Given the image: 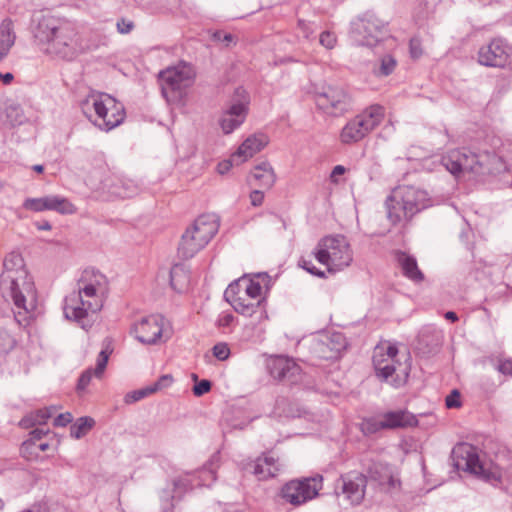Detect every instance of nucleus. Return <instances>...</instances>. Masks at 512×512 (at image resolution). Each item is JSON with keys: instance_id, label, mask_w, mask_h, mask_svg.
Listing matches in <instances>:
<instances>
[{"instance_id": "f257e3e1", "label": "nucleus", "mask_w": 512, "mask_h": 512, "mask_svg": "<svg viewBox=\"0 0 512 512\" xmlns=\"http://www.w3.org/2000/svg\"><path fill=\"white\" fill-rule=\"evenodd\" d=\"M33 35L46 54L64 60H73L99 46L98 43L86 40L71 22L49 14L37 19Z\"/></svg>"}, {"instance_id": "f03ea898", "label": "nucleus", "mask_w": 512, "mask_h": 512, "mask_svg": "<svg viewBox=\"0 0 512 512\" xmlns=\"http://www.w3.org/2000/svg\"><path fill=\"white\" fill-rule=\"evenodd\" d=\"M0 289L2 296L14 304L15 320L25 322L37 307V291L20 253L13 251L5 256Z\"/></svg>"}, {"instance_id": "7ed1b4c3", "label": "nucleus", "mask_w": 512, "mask_h": 512, "mask_svg": "<svg viewBox=\"0 0 512 512\" xmlns=\"http://www.w3.org/2000/svg\"><path fill=\"white\" fill-rule=\"evenodd\" d=\"M105 275L95 269H85L78 281V291L65 299L64 315L67 319L82 323L89 313H96L103 306L101 293L106 289Z\"/></svg>"}, {"instance_id": "20e7f679", "label": "nucleus", "mask_w": 512, "mask_h": 512, "mask_svg": "<svg viewBox=\"0 0 512 512\" xmlns=\"http://www.w3.org/2000/svg\"><path fill=\"white\" fill-rule=\"evenodd\" d=\"M83 114L102 131H110L125 119L124 107L115 98L104 93H90L81 100Z\"/></svg>"}, {"instance_id": "39448f33", "label": "nucleus", "mask_w": 512, "mask_h": 512, "mask_svg": "<svg viewBox=\"0 0 512 512\" xmlns=\"http://www.w3.org/2000/svg\"><path fill=\"white\" fill-rule=\"evenodd\" d=\"M387 217L392 224L410 220L415 214L430 207L432 200L427 192L414 186H398L387 197Z\"/></svg>"}, {"instance_id": "423d86ee", "label": "nucleus", "mask_w": 512, "mask_h": 512, "mask_svg": "<svg viewBox=\"0 0 512 512\" xmlns=\"http://www.w3.org/2000/svg\"><path fill=\"white\" fill-rule=\"evenodd\" d=\"M313 255L330 273L347 268L353 261L351 246L346 237L340 234L321 238L313 250Z\"/></svg>"}, {"instance_id": "0eeeda50", "label": "nucleus", "mask_w": 512, "mask_h": 512, "mask_svg": "<svg viewBox=\"0 0 512 512\" xmlns=\"http://www.w3.org/2000/svg\"><path fill=\"white\" fill-rule=\"evenodd\" d=\"M219 224L214 215L198 217L183 233L178 246V255L190 259L202 250L218 232Z\"/></svg>"}, {"instance_id": "6e6552de", "label": "nucleus", "mask_w": 512, "mask_h": 512, "mask_svg": "<svg viewBox=\"0 0 512 512\" xmlns=\"http://www.w3.org/2000/svg\"><path fill=\"white\" fill-rule=\"evenodd\" d=\"M451 457L457 470L469 472L489 482H498L501 479L499 467L480 460L477 448L469 443L456 445Z\"/></svg>"}, {"instance_id": "1a4fd4ad", "label": "nucleus", "mask_w": 512, "mask_h": 512, "mask_svg": "<svg viewBox=\"0 0 512 512\" xmlns=\"http://www.w3.org/2000/svg\"><path fill=\"white\" fill-rule=\"evenodd\" d=\"M384 116L383 106L374 104L367 107L344 125L339 135L340 142L351 145L362 141L381 124Z\"/></svg>"}, {"instance_id": "9d476101", "label": "nucleus", "mask_w": 512, "mask_h": 512, "mask_svg": "<svg viewBox=\"0 0 512 512\" xmlns=\"http://www.w3.org/2000/svg\"><path fill=\"white\" fill-rule=\"evenodd\" d=\"M195 70L191 64L180 62L159 73L162 95L167 101H175L183 92L192 86L195 80Z\"/></svg>"}, {"instance_id": "9b49d317", "label": "nucleus", "mask_w": 512, "mask_h": 512, "mask_svg": "<svg viewBox=\"0 0 512 512\" xmlns=\"http://www.w3.org/2000/svg\"><path fill=\"white\" fill-rule=\"evenodd\" d=\"M249 104L248 92L242 87L236 88L230 104L223 111L219 121L224 134L232 133L244 123L248 115Z\"/></svg>"}, {"instance_id": "f8f14e48", "label": "nucleus", "mask_w": 512, "mask_h": 512, "mask_svg": "<svg viewBox=\"0 0 512 512\" xmlns=\"http://www.w3.org/2000/svg\"><path fill=\"white\" fill-rule=\"evenodd\" d=\"M322 481L321 475L290 481L282 488V497L292 505H301L318 495Z\"/></svg>"}, {"instance_id": "ddd939ff", "label": "nucleus", "mask_w": 512, "mask_h": 512, "mask_svg": "<svg viewBox=\"0 0 512 512\" xmlns=\"http://www.w3.org/2000/svg\"><path fill=\"white\" fill-rule=\"evenodd\" d=\"M383 23L372 14H365L351 23V37L363 46H375L383 37Z\"/></svg>"}, {"instance_id": "4468645a", "label": "nucleus", "mask_w": 512, "mask_h": 512, "mask_svg": "<svg viewBox=\"0 0 512 512\" xmlns=\"http://www.w3.org/2000/svg\"><path fill=\"white\" fill-rule=\"evenodd\" d=\"M317 107L331 116H341L350 109V97L340 87L329 86L315 96Z\"/></svg>"}, {"instance_id": "2eb2a0df", "label": "nucleus", "mask_w": 512, "mask_h": 512, "mask_svg": "<svg viewBox=\"0 0 512 512\" xmlns=\"http://www.w3.org/2000/svg\"><path fill=\"white\" fill-rule=\"evenodd\" d=\"M442 164L453 175L461 172H480L481 153L476 154L468 149H457L442 158Z\"/></svg>"}, {"instance_id": "dca6fc26", "label": "nucleus", "mask_w": 512, "mask_h": 512, "mask_svg": "<svg viewBox=\"0 0 512 512\" xmlns=\"http://www.w3.org/2000/svg\"><path fill=\"white\" fill-rule=\"evenodd\" d=\"M346 347V341L341 333L323 334L310 340V351L318 359H336Z\"/></svg>"}, {"instance_id": "f3484780", "label": "nucleus", "mask_w": 512, "mask_h": 512, "mask_svg": "<svg viewBox=\"0 0 512 512\" xmlns=\"http://www.w3.org/2000/svg\"><path fill=\"white\" fill-rule=\"evenodd\" d=\"M164 322L165 319L162 315H149L136 322L132 332L139 342L148 345L156 344L165 332Z\"/></svg>"}, {"instance_id": "a211bd4d", "label": "nucleus", "mask_w": 512, "mask_h": 512, "mask_svg": "<svg viewBox=\"0 0 512 512\" xmlns=\"http://www.w3.org/2000/svg\"><path fill=\"white\" fill-rule=\"evenodd\" d=\"M397 355L398 349L395 345L375 347L372 360L378 378L389 381L393 377L396 364L399 363L396 359Z\"/></svg>"}, {"instance_id": "6ab92c4d", "label": "nucleus", "mask_w": 512, "mask_h": 512, "mask_svg": "<svg viewBox=\"0 0 512 512\" xmlns=\"http://www.w3.org/2000/svg\"><path fill=\"white\" fill-rule=\"evenodd\" d=\"M23 207L33 212L56 211L60 214H73L75 206L65 197L48 195L40 198H27Z\"/></svg>"}, {"instance_id": "aec40b11", "label": "nucleus", "mask_w": 512, "mask_h": 512, "mask_svg": "<svg viewBox=\"0 0 512 512\" xmlns=\"http://www.w3.org/2000/svg\"><path fill=\"white\" fill-rule=\"evenodd\" d=\"M509 57V46L502 39H493L478 52V62L487 67H504Z\"/></svg>"}, {"instance_id": "412c9836", "label": "nucleus", "mask_w": 512, "mask_h": 512, "mask_svg": "<svg viewBox=\"0 0 512 512\" xmlns=\"http://www.w3.org/2000/svg\"><path fill=\"white\" fill-rule=\"evenodd\" d=\"M268 369L274 379L289 384H296L301 380V368L287 357H275L269 362Z\"/></svg>"}, {"instance_id": "4be33fe9", "label": "nucleus", "mask_w": 512, "mask_h": 512, "mask_svg": "<svg viewBox=\"0 0 512 512\" xmlns=\"http://www.w3.org/2000/svg\"><path fill=\"white\" fill-rule=\"evenodd\" d=\"M215 481V474L212 470L203 468L197 474H186L173 481L174 495L171 499L181 498L182 495L195 487L209 485Z\"/></svg>"}, {"instance_id": "5701e85b", "label": "nucleus", "mask_w": 512, "mask_h": 512, "mask_svg": "<svg viewBox=\"0 0 512 512\" xmlns=\"http://www.w3.org/2000/svg\"><path fill=\"white\" fill-rule=\"evenodd\" d=\"M342 494L351 502V504H359L365 495L367 478L358 472H350L341 477Z\"/></svg>"}, {"instance_id": "b1692460", "label": "nucleus", "mask_w": 512, "mask_h": 512, "mask_svg": "<svg viewBox=\"0 0 512 512\" xmlns=\"http://www.w3.org/2000/svg\"><path fill=\"white\" fill-rule=\"evenodd\" d=\"M224 297L232 305L234 310L243 316L252 317L258 314L260 320L267 318L266 311L262 306V300H252L239 292L233 295H224Z\"/></svg>"}, {"instance_id": "393cba45", "label": "nucleus", "mask_w": 512, "mask_h": 512, "mask_svg": "<svg viewBox=\"0 0 512 512\" xmlns=\"http://www.w3.org/2000/svg\"><path fill=\"white\" fill-rule=\"evenodd\" d=\"M269 142L267 135L263 133H255L247 137L232 154V161L239 165L252 158L256 153L260 152Z\"/></svg>"}, {"instance_id": "a878e982", "label": "nucleus", "mask_w": 512, "mask_h": 512, "mask_svg": "<svg viewBox=\"0 0 512 512\" xmlns=\"http://www.w3.org/2000/svg\"><path fill=\"white\" fill-rule=\"evenodd\" d=\"M368 474L371 479L377 481L380 486L388 491L400 486V481L395 477L392 467L386 463H373L368 470Z\"/></svg>"}, {"instance_id": "bb28decb", "label": "nucleus", "mask_w": 512, "mask_h": 512, "mask_svg": "<svg viewBox=\"0 0 512 512\" xmlns=\"http://www.w3.org/2000/svg\"><path fill=\"white\" fill-rule=\"evenodd\" d=\"M236 292L252 300H261L262 285L256 279L242 277L231 283L225 290L224 295H233Z\"/></svg>"}, {"instance_id": "cd10ccee", "label": "nucleus", "mask_w": 512, "mask_h": 512, "mask_svg": "<svg viewBox=\"0 0 512 512\" xmlns=\"http://www.w3.org/2000/svg\"><path fill=\"white\" fill-rule=\"evenodd\" d=\"M381 418L384 429H396L412 426L415 422L414 416L404 410L386 412L381 416Z\"/></svg>"}, {"instance_id": "c85d7f7f", "label": "nucleus", "mask_w": 512, "mask_h": 512, "mask_svg": "<svg viewBox=\"0 0 512 512\" xmlns=\"http://www.w3.org/2000/svg\"><path fill=\"white\" fill-rule=\"evenodd\" d=\"M279 470L277 460L272 456L265 455L264 457H259L253 464V474L259 480L275 477Z\"/></svg>"}, {"instance_id": "c756f323", "label": "nucleus", "mask_w": 512, "mask_h": 512, "mask_svg": "<svg viewBox=\"0 0 512 512\" xmlns=\"http://www.w3.org/2000/svg\"><path fill=\"white\" fill-rule=\"evenodd\" d=\"M251 177L258 186L266 189H270L276 181L275 172L271 164L266 161L254 167Z\"/></svg>"}, {"instance_id": "7c9ffc66", "label": "nucleus", "mask_w": 512, "mask_h": 512, "mask_svg": "<svg viewBox=\"0 0 512 512\" xmlns=\"http://www.w3.org/2000/svg\"><path fill=\"white\" fill-rule=\"evenodd\" d=\"M109 354L110 352L108 351V349H103L99 355H98V358H97V365H96V368L94 370V375L96 377H101L102 374L104 373L105 371V368L107 366V362H108V359H109ZM92 370L91 369H87L86 371H84L79 380H78V384H77V389L78 390H84L90 383L91 379H92Z\"/></svg>"}, {"instance_id": "2f4dec72", "label": "nucleus", "mask_w": 512, "mask_h": 512, "mask_svg": "<svg viewBox=\"0 0 512 512\" xmlns=\"http://www.w3.org/2000/svg\"><path fill=\"white\" fill-rule=\"evenodd\" d=\"M398 263L401 266L403 274L414 282H421L424 279L423 273L419 270L417 261L414 257L405 252L398 253Z\"/></svg>"}, {"instance_id": "473e14b6", "label": "nucleus", "mask_w": 512, "mask_h": 512, "mask_svg": "<svg viewBox=\"0 0 512 512\" xmlns=\"http://www.w3.org/2000/svg\"><path fill=\"white\" fill-rule=\"evenodd\" d=\"M13 21L10 18L4 19L0 24V54L7 56L15 43Z\"/></svg>"}, {"instance_id": "72a5a7b5", "label": "nucleus", "mask_w": 512, "mask_h": 512, "mask_svg": "<svg viewBox=\"0 0 512 512\" xmlns=\"http://www.w3.org/2000/svg\"><path fill=\"white\" fill-rule=\"evenodd\" d=\"M52 408L39 409L34 413L25 416L20 421V426L24 428H30L35 425H42L52 416Z\"/></svg>"}, {"instance_id": "f704fd0d", "label": "nucleus", "mask_w": 512, "mask_h": 512, "mask_svg": "<svg viewBox=\"0 0 512 512\" xmlns=\"http://www.w3.org/2000/svg\"><path fill=\"white\" fill-rule=\"evenodd\" d=\"M397 66V61L391 54L382 56L379 63L373 67V74L377 77H387L393 73Z\"/></svg>"}, {"instance_id": "c9c22d12", "label": "nucleus", "mask_w": 512, "mask_h": 512, "mask_svg": "<svg viewBox=\"0 0 512 512\" xmlns=\"http://www.w3.org/2000/svg\"><path fill=\"white\" fill-rule=\"evenodd\" d=\"M95 425V421L93 418L85 416L80 417L74 424L70 427V435L72 438L80 439L84 437Z\"/></svg>"}, {"instance_id": "e433bc0d", "label": "nucleus", "mask_w": 512, "mask_h": 512, "mask_svg": "<svg viewBox=\"0 0 512 512\" xmlns=\"http://www.w3.org/2000/svg\"><path fill=\"white\" fill-rule=\"evenodd\" d=\"M5 121L11 126H19L25 121L22 108L17 104H11L5 109Z\"/></svg>"}, {"instance_id": "4c0bfd02", "label": "nucleus", "mask_w": 512, "mask_h": 512, "mask_svg": "<svg viewBox=\"0 0 512 512\" xmlns=\"http://www.w3.org/2000/svg\"><path fill=\"white\" fill-rule=\"evenodd\" d=\"M481 169H485L488 172L499 171L502 166L501 158L494 152L484 151L481 153Z\"/></svg>"}, {"instance_id": "58836bf2", "label": "nucleus", "mask_w": 512, "mask_h": 512, "mask_svg": "<svg viewBox=\"0 0 512 512\" xmlns=\"http://www.w3.org/2000/svg\"><path fill=\"white\" fill-rule=\"evenodd\" d=\"M361 430L364 434H374L384 430L382 418L370 417L363 420Z\"/></svg>"}, {"instance_id": "ea45409f", "label": "nucleus", "mask_w": 512, "mask_h": 512, "mask_svg": "<svg viewBox=\"0 0 512 512\" xmlns=\"http://www.w3.org/2000/svg\"><path fill=\"white\" fill-rule=\"evenodd\" d=\"M151 394H153V389H151L150 386H148L143 389L129 392L128 394L125 395L124 401L127 404H131Z\"/></svg>"}, {"instance_id": "a19ab883", "label": "nucleus", "mask_w": 512, "mask_h": 512, "mask_svg": "<svg viewBox=\"0 0 512 512\" xmlns=\"http://www.w3.org/2000/svg\"><path fill=\"white\" fill-rule=\"evenodd\" d=\"M212 353L218 360L225 361L230 356V348L227 343L220 342L213 346Z\"/></svg>"}, {"instance_id": "79ce46f5", "label": "nucleus", "mask_w": 512, "mask_h": 512, "mask_svg": "<svg viewBox=\"0 0 512 512\" xmlns=\"http://www.w3.org/2000/svg\"><path fill=\"white\" fill-rule=\"evenodd\" d=\"M48 433V430L43 428H36L30 432V438L23 443V447L26 449L33 448L36 446V442L42 439Z\"/></svg>"}, {"instance_id": "37998d69", "label": "nucleus", "mask_w": 512, "mask_h": 512, "mask_svg": "<svg viewBox=\"0 0 512 512\" xmlns=\"http://www.w3.org/2000/svg\"><path fill=\"white\" fill-rule=\"evenodd\" d=\"M299 266L303 269H305L307 272H309L312 275H315L319 278H325L326 273L320 269H317L311 260H307L305 258H301L299 260Z\"/></svg>"}, {"instance_id": "c03bdc74", "label": "nucleus", "mask_w": 512, "mask_h": 512, "mask_svg": "<svg viewBox=\"0 0 512 512\" xmlns=\"http://www.w3.org/2000/svg\"><path fill=\"white\" fill-rule=\"evenodd\" d=\"M319 42L323 47L327 49H333L336 45L337 38L334 33L330 31H324L320 34Z\"/></svg>"}, {"instance_id": "a18cd8bd", "label": "nucleus", "mask_w": 512, "mask_h": 512, "mask_svg": "<svg viewBox=\"0 0 512 512\" xmlns=\"http://www.w3.org/2000/svg\"><path fill=\"white\" fill-rule=\"evenodd\" d=\"M134 27V22L126 18H120L116 23L117 31L120 34H129Z\"/></svg>"}, {"instance_id": "49530a36", "label": "nucleus", "mask_w": 512, "mask_h": 512, "mask_svg": "<svg viewBox=\"0 0 512 512\" xmlns=\"http://www.w3.org/2000/svg\"><path fill=\"white\" fill-rule=\"evenodd\" d=\"M445 404L447 408H459L461 406L460 401V392L458 390H453L445 400Z\"/></svg>"}, {"instance_id": "de8ad7c7", "label": "nucleus", "mask_w": 512, "mask_h": 512, "mask_svg": "<svg viewBox=\"0 0 512 512\" xmlns=\"http://www.w3.org/2000/svg\"><path fill=\"white\" fill-rule=\"evenodd\" d=\"M298 29L306 39H309L315 31L314 24L305 20H298Z\"/></svg>"}, {"instance_id": "09e8293b", "label": "nucleus", "mask_w": 512, "mask_h": 512, "mask_svg": "<svg viewBox=\"0 0 512 512\" xmlns=\"http://www.w3.org/2000/svg\"><path fill=\"white\" fill-rule=\"evenodd\" d=\"M172 381H173V378L171 375H163L158 379L157 382L150 385V388L153 389V393H154L158 390H161L163 388L170 386Z\"/></svg>"}, {"instance_id": "8fccbe9b", "label": "nucleus", "mask_w": 512, "mask_h": 512, "mask_svg": "<svg viewBox=\"0 0 512 512\" xmlns=\"http://www.w3.org/2000/svg\"><path fill=\"white\" fill-rule=\"evenodd\" d=\"M211 389V382L208 380H201L199 383L194 385L193 393L196 396H202L203 394L209 392Z\"/></svg>"}, {"instance_id": "3c124183", "label": "nucleus", "mask_w": 512, "mask_h": 512, "mask_svg": "<svg viewBox=\"0 0 512 512\" xmlns=\"http://www.w3.org/2000/svg\"><path fill=\"white\" fill-rule=\"evenodd\" d=\"M72 415L69 412L61 413L54 419V426L64 427L72 421Z\"/></svg>"}, {"instance_id": "603ef678", "label": "nucleus", "mask_w": 512, "mask_h": 512, "mask_svg": "<svg viewBox=\"0 0 512 512\" xmlns=\"http://www.w3.org/2000/svg\"><path fill=\"white\" fill-rule=\"evenodd\" d=\"M234 321V316L231 313L224 312L219 315L217 325L219 327H229Z\"/></svg>"}, {"instance_id": "864d4df0", "label": "nucleus", "mask_w": 512, "mask_h": 512, "mask_svg": "<svg viewBox=\"0 0 512 512\" xmlns=\"http://www.w3.org/2000/svg\"><path fill=\"white\" fill-rule=\"evenodd\" d=\"M410 54L413 58H418L422 54L420 41L416 38L410 40Z\"/></svg>"}, {"instance_id": "5fc2aeb1", "label": "nucleus", "mask_w": 512, "mask_h": 512, "mask_svg": "<svg viewBox=\"0 0 512 512\" xmlns=\"http://www.w3.org/2000/svg\"><path fill=\"white\" fill-rule=\"evenodd\" d=\"M497 370L503 375L512 376V360H504L498 364Z\"/></svg>"}, {"instance_id": "6e6d98bb", "label": "nucleus", "mask_w": 512, "mask_h": 512, "mask_svg": "<svg viewBox=\"0 0 512 512\" xmlns=\"http://www.w3.org/2000/svg\"><path fill=\"white\" fill-rule=\"evenodd\" d=\"M264 200V193L260 190H253L250 193V201L253 206H260Z\"/></svg>"}, {"instance_id": "4d7b16f0", "label": "nucleus", "mask_w": 512, "mask_h": 512, "mask_svg": "<svg viewBox=\"0 0 512 512\" xmlns=\"http://www.w3.org/2000/svg\"><path fill=\"white\" fill-rule=\"evenodd\" d=\"M162 498H163V504H162L163 512H170V511H172L174 505H173L172 501L169 500V494L168 493H164Z\"/></svg>"}, {"instance_id": "13d9d810", "label": "nucleus", "mask_w": 512, "mask_h": 512, "mask_svg": "<svg viewBox=\"0 0 512 512\" xmlns=\"http://www.w3.org/2000/svg\"><path fill=\"white\" fill-rule=\"evenodd\" d=\"M235 164V162L232 161V157L228 161H224L218 164V172L220 174H224L227 171H229L230 167Z\"/></svg>"}, {"instance_id": "bf43d9fd", "label": "nucleus", "mask_w": 512, "mask_h": 512, "mask_svg": "<svg viewBox=\"0 0 512 512\" xmlns=\"http://www.w3.org/2000/svg\"><path fill=\"white\" fill-rule=\"evenodd\" d=\"M346 171L345 167L342 165H336L330 175L331 181L335 182V177L344 174Z\"/></svg>"}, {"instance_id": "052dcab7", "label": "nucleus", "mask_w": 512, "mask_h": 512, "mask_svg": "<svg viewBox=\"0 0 512 512\" xmlns=\"http://www.w3.org/2000/svg\"><path fill=\"white\" fill-rule=\"evenodd\" d=\"M221 35H222L221 32H217V33H215L214 36H215V38H217V39H219V40H221V41H223V42H225L227 44L233 41V35L232 34H229V33L228 34H224L223 38H221Z\"/></svg>"}, {"instance_id": "680f3d73", "label": "nucleus", "mask_w": 512, "mask_h": 512, "mask_svg": "<svg viewBox=\"0 0 512 512\" xmlns=\"http://www.w3.org/2000/svg\"><path fill=\"white\" fill-rule=\"evenodd\" d=\"M35 226L37 227L38 230H51V224L44 220V221H41V222H36L35 223Z\"/></svg>"}, {"instance_id": "e2e57ef3", "label": "nucleus", "mask_w": 512, "mask_h": 512, "mask_svg": "<svg viewBox=\"0 0 512 512\" xmlns=\"http://www.w3.org/2000/svg\"><path fill=\"white\" fill-rule=\"evenodd\" d=\"M13 75L11 73L1 74L0 73V81H3L5 84H10L13 80Z\"/></svg>"}, {"instance_id": "0e129e2a", "label": "nucleus", "mask_w": 512, "mask_h": 512, "mask_svg": "<svg viewBox=\"0 0 512 512\" xmlns=\"http://www.w3.org/2000/svg\"><path fill=\"white\" fill-rule=\"evenodd\" d=\"M445 318H446L447 320H451L452 322H455V321H457V320H458V316H457V314H456L455 312H453V311H448V312H446V313H445Z\"/></svg>"}, {"instance_id": "69168bd1", "label": "nucleus", "mask_w": 512, "mask_h": 512, "mask_svg": "<svg viewBox=\"0 0 512 512\" xmlns=\"http://www.w3.org/2000/svg\"><path fill=\"white\" fill-rule=\"evenodd\" d=\"M37 447L41 451H46L49 448V443L43 442V443H40Z\"/></svg>"}, {"instance_id": "338daca9", "label": "nucleus", "mask_w": 512, "mask_h": 512, "mask_svg": "<svg viewBox=\"0 0 512 512\" xmlns=\"http://www.w3.org/2000/svg\"><path fill=\"white\" fill-rule=\"evenodd\" d=\"M32 169L38 173H42L44 170L43 165L37 164L32 167Z\"/></svg>"}, {"instance_id": "774afa93", "label": "nucleus", "mask_w": 512, "mask_h": 512, "mask_svg": "<svg viewBox=\"0 0 512 512\" xmlns=\"http://www.w3.org/2000/svg\"><path fill=\"white\" fill-rule=\"evenodd\" d=\"M390 383H391L392 385H394V386H399V385H400V382H399V381H397L396 379H392V380L390 381Z\"/></svg>"}]
</instances>
